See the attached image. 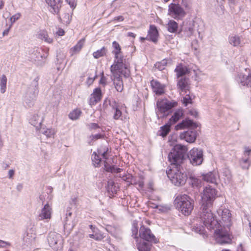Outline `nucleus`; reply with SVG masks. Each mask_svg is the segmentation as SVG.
<instances>
[{
    "label": "nucleus",
    "mask_w": 251,
    "mask_h": 251,
    "mask_svg": "<svg viewBox=\"0 0 251 251\" xmlns=\"http://www.w3.org/2000/svg\"><path fill=\"white\" fill-rule=\"evenodd\" d=\"M251 152V149L249 147H246L243 156L241 161L242 167L248 169L251 163V159L250 158V154Z\"/></svg>",
    "instance_id": "obj_20"
},
{
    "label": "nucleus",
    "mask_w": 251,
    "mask_h": 251,
    "mask_svg": "<svg viewBox=\"0 0 251 251\" xmlns=\"http://www.w3.org/2000/svg\"><path fill=\"white\" fill-rule=\"evenodd\" d=\"M21 16V14L20 13H17L13 16H12L10 19V21L11 22V24H12V25H13V23H14L17 20H18Z\"/></svg>",
    "instance_id": "obj_44"
},
{
    "label": "nucleus",
    "mask_w": 251,
    "mask_h": 251,
    "mask_svg": "<svg viewBox=\"0 0 251 251\" xmlns=\"http://www.w3.org/2000/svg\"><path fill=\"white\" fill-rule=\"evenodd\" d=\"M195 126V124L193 122V121L189 119H186L176 125L175 126V129L176 130H181L187 127Z\"/></svg>",
    "instance_id": "obj_24"
},
{
    "label": "nucleus",
    "mask_w": 251,
    "mask_h": 251,
    "mask_svg": "<svg viewBox=\"0 0 251 251\" xmlns=\"http://www.w3.org/2000/svg\"><path fill=\"white\" fill-rule=\"evenodd\" d=\"M113 108L114 110L113 118L115 120H118L121 117L122 115V112L116 105L115 107H113Z\"/></svg>",
    "instance_id": "obj_41"
},
{
    "label": "nucleus",
    "mask_w": 251,
    "mask_h": 251,
    "mask_svg": "<svg viewBox=\"0 0 251 251\" xmlns=\"http://www.w3.org/2000/svg\"><path fill=\"white\" fill-rule=\"evenodd\" d=\"M40 132L45 135L47 138L53 137L55 133L54 129L52 128H40Z\"/></svg>",
    "instance_id": "obj_35"
},
{
    "label": "nucleus",
    "mask_w": 251,
    "mask_h": 251,
    "mask_svg": "<svg viewBox=\"0 0 251 251\" xmlns=\"http://www.w3.org/2000/svg\"><path fill=\"white\" fill-rule=\"evenodd\" d=\"M81 113V111L80 109H75L70 113L69 117L71 119L75 120L79 118Z\"/></svg>",
    "instance_id": "obj_38"
},
{
    "label": "nucleus",
    "mask_w": 251,
    "mask_h": 251,
    "mask_svg": "<svg viewBox=\"0 0 251 251\" xmlns=\"http://www.w3.org/2000/svg\"><path fill=\"white\" fill-rule=\"evenodd\" d=\"M236 79L241 86L251 87V73H249L247 75L241 73L238 75Z\"/></svg>",
    "instance_id": "obj_17"
},
{
    "label": "nucleus",
    "mask_w": 251,
    "mask_h": 251,
    "mask_svg": "<svg viewBox=\"0 0 251 251\" xmlns=\"http://www.w3.org/2000/svg\"><path fill=\"white\" fill-rule=\"evenodd\" d=\"M7 84V78L4 75H2L0 77V91L1 93L3 94L6 91Z\"/></svg>",
    "instance_id": "obj_32"
},
{
    "label": "nucleus",
    "mask_w": 251,
    "mask_h": 251,
    "mask_svg": "<svg viewBox=\"0 0 251 251\" xmlns=\"http://www.w3.org/2000/svg\"><path fill=\"white\" fill-rule=\"evenodd\" d=\"M102 98L101 91L100 88H95L90 96L89 103L90 105H96Z\"/></svg>",
    "instance_id": "obj_18"
},
{
    "label": "nucleus",
    "mask_w": 251,
    "mask_h": 251,
    "mask_svg": "<svg viewBox=\"0 0 251 251\" xmlns=\"http://www.w3.org/2000/svg\"><path fill=\"white\" fill-rule=\"evenodd\" d=\"M139 235L141 238L150 242L156 243L158 242L157 239L153 235L151 229L144 226L140 227Z\"/></svg>",
    "instance_id": "obj_13"
},
{
    "label": "nucleus",
    "mask_w": 251,
    "mask_h": 251,
    "mask_svg": "<svg viewBox=\"0 0 251 251\" xmlns=\"http://www.w3.org/2000/svg\"><path fill=\"white\" fill-rule=\"evenodd\" d=\"M167 64V60L164 59L162 60L161 62L157 63L155 66L156 68H157L159 70H163L165 68V66Z\"/></svg>",
    "instance_id": "obj_43"
},
{
    "label": "nucleus",
    "mask_w": 251,
    "mask_h": 251,
    "mask_svg": "<svg viewBox=\"0 0 251 251\" xmlns=\"http://www.w3.org/2000/svg\"><path fill=\"white\" fill-rule=\"evenodd\" d=\"M47 240L50 246L53 250L57 251L62 248L63 239L60 234L50 232L48 235Z\"/></svg>",
    "instance_id": "obj_10"
},
{
    "label": "nucleus",
    "mask_w": 251,
    "mask_h": 251,
    "mask_svg": "<svg viewBox=\"0 0 251 251\" xmlns=\"http://www.w3.org/2000/svg\"><path fill=\"white\" fill-rule=\"evenodd\" d=\"M181 3L182 5L186 7V8H190L189 0H182Z\"/></svg>",
    "instance_id": "obj_47"
},
{
    "label": "nucleus",
    "mask_w": 251,
    "mask_h": 251,
    "mask_svg": "<svg viewBox=\"0 0 251 251\" xmlns=\"http://www.w3.org/2000/svg\"><path fill=\"white\" fill-rule=\"evenodd\" d=\"M10 244L5 241L0 240V247L4 248L7 246H9Z\"/></svg>",
    "instance_id": "obj_51"
},
{
    "label": "nucleus",
    "mask_w": 251,
    "mask_h": 251,
    "mask_svg": "<svg viewBox=\"0 0 251 251\" xmlns=\"http://www.w3.org/2000/svg\"><path fill=\"white\" fill-rule=\"evenodd\" d=\"M39 80L38 76H35L28 87L25 96V100L26 103H30L35 99L38 92Z\"/></svg>",
    "instance_id": "obj_8"
},
{
    "label": "nucleus",
    "mask_w": 251,
    "mask_h": 251,
    "mask_svg": "<svg viewBox=\"0 0 251 251\" xmlns=\"http://www.w3.org/2000/svg\"><path fill=\"white\" fill-rule=\"evenodd\" d=\"M43 122V117L38 114H35L30 119V123L36 127L37 130L40 128L41 125Z\"/></svg>",
    "instance_id": "obj_25"
},
{
    "label": "nucleus",
    "mask_w": 251,
    "mask_h": 251,
    "mask_svg": "<svg viewBox=\"0 0 251 251\" xmlns=\"http://www.w3.org/2000/svg\"><path fill=\"white\" fill-rule=\"evenodd\" d=\"M168 15L176 20L182 19L186 15V12L178 3H172L168 6Z\"/></svg>",
    "instance_id": "obj_11"
},
{
    "label": "nucleus",
    "mask_w": 251,
    "mask_h": 251,
    "mask_svg": "<svg viewBox=\"0 0 251 251\" xmlns=\"http://www.w3.org/2000/svg\"><path fill=\"white\" fill-rule=\"evenodd\" d=\"M212 206L206 205H201L200 212V218L195 220L196 222H200L199 225L197 223L194 224V230L200 234H204L205 227L209 230L214 229L215 231L220 227V224L217 220L215 219L213 214L211 212Z\"/></svg>",
    "instance_id": "obj_2"
},
{
    "label": "nucleus",
    "mask_w": 251,
    "mask_h": 251,
    "mask_svg": "<svg viewBox=\"0 0 251 251\" xmlns=\"http://www.w3.org/2000/svg\"><path fill=\"white\" fill-rule=\"evenodd\" d=\"M84 44V40L82 39L80 40L77 44L74 46V47L72 49L73 50V51L75 52H79L81 49H82V47L83 46Z\"/></svg>",
    "instance_id": "obj_40"
},
{
    "label": "nucleus",
    "mask_w": 251,
    "mask_h": 251,
    "mask_svg": "<svg viewBox=\"0 0 251 251\" xmlns=\"http://www.w3.org/2000/svg\"><path fill=\"white\" fill-rule=\"evenodd\" d=\"M186 147L176 145L168 154V158L171 163V169L167 171L168 177L176 186H179L185 184L187 179L182 165L185 160Z\"/></svg>",
    "instance_id": "obj_1"
},
{
    "label": "nucleus",
    "mask_w": 251,
    "mask_h": 251,
    "mask_svg": "<svg viewBox=\"0 0 251 251\" xmlns=\"http://www.w3.org/2000/svg\"><path fill=\"white\" fill-rule=\"evenodd\" d=\"M197 132L193 129H189L188 130L180 134L179 137L181 139L185 140L189 143H194L197 137Z\"/></svg>",
    "instance_id": "obj_15"
},
{
    "label": "nucleus",
    "mask_w": 251,
    "mask_h": 251,
    "mask_svg": "<svg viewBox=\"0 0 251 251\" xmlns=\"http://www.w3.org/2000/svg\"><path fill=\"white\" fill-rule=\"evenodd\" d=\"M127 36L129 37H132L134 38L136 36V35L132 32H128Z\"/></svg>",
    "instance_id": "obj_63"
},
{
    "label": "nucleus",
    "mask_w": 251,
    "mask_h": 251,
    "mask_svg": "<svg viewBox=\"0 0 251 251\" xmlns=\"http://www.w3.org/2000/svg\"><path fill=\"white\" fill-rule=\"evenodd\" d=\"M176 203V207L180 210L184 215H189L193 209L194 205L192 200L187 195H180L178 196L175 201Z\"/></svg>",
    "instance_id": "obj_5"
},
{
    "label": "nucleus",
    "mask_w": 251,
    "mask_h": 251,
    "mask_svg": "<svg viewBox=\"0 0 251 251\" xmlns=\"http://www.w3.org/2000/svg\"><path fill=\"white\" fill-rule=\"evenodd\" d=\"M158 36V32L156 27L154 25H151L147 38H149V40L156 43L157 41Z\"/></svg>",
    "instance_id": "obj_23"
},
{
    "label": "nucleus",
    "mask_w": 251,
    "mask_h": 251,
    "mask_svg": "<svg viewBox=\"0 0 251 251\" xmlns=\"http://www.w3.org/2000/svg\"><path fill=\"white\" fill-rule=\"evenodd\" d=\"M94 81V78L89 77L88 78L87 82L89 85H91V84H92L93 83Z\"/></svg>",
    "instance_id": "obj_58"
},
{
    "label": "nucleus",
    "mask_w": 251,
    "mask_h": 251,
    "mask_svg": "<svg viewBox=\"0 0 251 251\" xmlns=\"http://www.w3.org/2000/svg\"><path fill=\"white\" fill-rule=\"evenodd\" d=\"M108 151V148L106 147H101L98 149L97 154L96 152H94L92 155V160L93 164L96 167H98L100 166V163L101 161V159L100 157V155H101L103 158L107 159V153Z\"/></svg>",
    "instance_id": "obj_14"
},
{
    "label": "nucleus",
    "mask_w": 251,
    "mask_h": 251,
    "mask_svg": "<svg viewBox=\"0 0 251 251\" xmlns=\"http://www.w3.org/2000/svg\"><path fill=\"white\" fill-rule=\"evenodd\" d=\"M203 151L201 149L193 148L190 151L188 157L193 165L198 166L202 164L203 160Z\"/></svg>",
    "instance_id": "obj_12"
},
{
    "label": "nucleus",
    "mask_w": 251,
    "mask_h": 251,
    "mask_svg": "<svg viewBox=\"0 0 251 251\" xmlns=\"http://www.w3.org/2000/svg\"><path fill=\"white\" fill-rule=\"evenodd\" d=\"M72 212H69L68 213L66 214V222H67L69 220V217H71L72 216Z\"/></svg>",
    "instance_id": "obj_60"
},
{
    "label": "nucleus",
    "mask_w": 251,
    "mask_h": 251,
    "mask_svg": "<svg viewBox=\"0 0 251 251\" xmlns=\"http://www.w3.org/2000/svg\"><path fill=\"white\" fill-rule=\"evenodd\" d=\"M11 27H12V24H10L9 25V26H8V27L3 31V32L2 33V36H3L7 35L8 34V33H9V32Z\"/></svg>",
    "instance_id": "obj_50"
},
{
    "label": "nucleus",
    "mask_w": 251,
    "mask_h": 251,
    "mask_svg": "<svg viewBox=\"0 0 251 251\" xmlns=\"http://www.w3.org/2000/svg\"><path fill=\"white\" fill-rule=\"evenodd\" d=\"M139 251H150V245L146 242H142L138 243L137 245Z\"/></svg>",
    "instance_id": "obj_37"
},
{
    "label": "nucleus",
    "mask_w": 251,
    "mask_h": 251,
    "mask_svg": "<svg viewBox=\"0 0 251 251\" xmlns=\"http://www.w3.org/2000/svg\"><path fill=\"white\" fill-rule=\"evenodd\" d=\"M177 103L174 100L169 101L166 99L158 100L156 103L158 110L156 111L158 118L166 116L165 112L176 106Z\"/></svg>",
    "instance_id": "obj_7"
},
{
    "label": "nucleus",
    "mask_w": 251,
    "mask_h": 251,
    "mask_svg": "<svg viewBox=\"0 0 251 251\" xmlns=\"http://www.w3.org/2000/svg\"><path fill=\"white\" fill-rule=\"evenodd\" d=\"M112 47L113 50L112 53L114 55V63L111 66L110 69L112 70L115 68H118V66H123L124 67H125V66H128L129 65L126 62V59L124 58L119 44L115 41H113L112 43Z\"/></svg>",
    "instance_id": "obj_6"
},
{
    "label": "nucleus",
    "mask_w": 251,
    "mask_h": 251,
    "mask_svg": "<svg viewBox=\"0 0 251 251\" xmlns=\"http://www.w3.org/2000/svg\"><path fill=\"white\" fill-rule=\"evenodd\" d=\"M115 183L113 181H110L108 182V185H107V190L108 191L110 192V186H114Z\"/></svg>",
    "instance_id": "obj_54"
},
{
    "label": "nucleus",
    "mask_w": 251,
    "mask_h": 251,
    "mask_svg": "<svg viewBox=\"0 0 251 251\" xmlns=\"http://www.w3.org/2000/svg\"><path fill=\"white\" fill-rule=\"evenodd\" d=\"M102 137V135L100 134H97L94 135H92V139L97 140L98 139H100Z\"/></svg>",
    "instance_id": "obj_56"
},
{
    "label": "nucleus",
    "mask_w": 251,
    "mask_h": 251,
    "mask_svg": "<svg viewBox=\"0 0 251 251\" xmlns=\"http://www.w3.org/2000/svg\"><path fill=\"white\" fill-rule=\"evenodd\" d=\"M177 86L181 92L186 93V90L188 89V79L186 77L181 78L177 82Z\"/></svg>",
    "instance_id": "obj_26"
},
{
    "label": "nucleus",
    "mask_w": 251,
    "mask_h": 251,
    "mask_svg": "<svg viewBox=\"0 0 251 251\" xmlns=\"http://www.w3.org/2000/svg\"><path fill=\"white\" fill-rule=\"evenodd\" d=\"M229 43L234 47H237L241 44V38L237 35L230 36Z\"/></svg>",
    "instance_id": "obj_33"
},
{
    "label": "nucleus",
    "mask_w": 251,
    "mask_h": 251,
    "mask_svg": "<svg viewBox=\"0 0 251 251\" xmlns=\"http://www.w3.org/2000/svg\"><path fill=\"white\" fill-rule=\"evenodd\" d=\"M117 190V188H116V187L115 186H114V187H113L112 188L110 189V191H111L113 194L116 193Z\"/></svg>",
    "instance_id": "obj_61"
},
{
    "label": "nucleus",
    "mask_w": 251,
    "mask_h": 251,
    "mask_svg": "<svg viewBox=\"0 0 251 251\" xmlns=\"http://www.w3.org/2000/svg\"><path fill=\"white\" fill-rule=\"evenodd\" d=\"M120 177H122L124 181L129 182V183L130 180L132 179V176L129 174H126L122 176H120Z\"/></svg>",
    "instance_id": "obj_45"
},
{
    "label": "nucleus",
    "mask_w": 251,
    "mask_h": 251,
    "mask_svg": "<svg viewBox=\"0 0 251 251\" xmlns=\"http://www.w3.org/2000/svg\"><path fill=\"white\" fill-rule=\"evenodd\" d=\"M37 37L49 44L52 43L53 41L52 39L49 37L47 31L45 30H40L37 34Z\"/></svg>",
    "instance_id": "obj_27"
},
{
    "label": "nucleus",
    "mask_w": 251,
    "mask_h": 251,
    "mask_svg": "<svg viewBox=\"0 0 251 251\" xmlns=\"http://www.w3.org/2000/svg\"><path fill=\"white\" fill-rule=\"evenodd\" d=\"M132 236L135 238H138V223L136 221H134L132 225Z\"/></svg>",
    "instance_id": "obj_39"
},
{
    "label": "nucleus",
    "mask_w": 251,
    "mask_h": 251,
    "mask_svg": "<svg viewBox=\"0 0 251 251\" xmlns=\"http://www.w3.org/2000/svg\"><path fill=\"white\" fill-rule=\"evenodd\" d=\"M64 31L61 28H59L58 31L56 32V34L59 36L64 35Z\"/></svg>",
    "instance_id": "obj_55"
},
{
    "label": "nucleus",
    "mask_w": 251,
    "mask_h": 251,
    "mask_svg": "<svg viewBox=\"0 0 251 251\" xmlns=\"http://www.w3.org/2000/svg\"><path fill=\"white\" fill-rule=\"evenodd\" d=\"M100 83L101 84H102L103 85H105L106 83V79L104 76L103 73H102V76L101 77V78L100 80Z\"/></svg>",
    "instance_id": "obj_49"
},
{
    "label": "nucleus",
    "mask_w": 251,
    "mask_h": 251,
    "mask_svg": "<svg viewBox=\"0 0 251 251\" xmlns=\"http://www.w3.org/2000/svg\"><path fill=\"white\" fill-rule=\"evenodd\" d=\"M217 191L214 188L210 186H206L201 196V205L212 206Z\"/></svg>",
    "instance_id": "obj_9"
},
{
    "label": "nucleus",
    "mask_w": 251,
    "mask_h": 251,
    "mask_svg": "<svg viewBox=\"0 0 251 251\" xmlns=\"http://www.w3.org/2000/svg\"><path fill=\"white\" fill-rule=\"evenodd\" d=\"M89 237L93 238L97 241H101L103 238V236L102 234L100 233H96L95 234H90Z\"/></svg>",
    "instance_id": "obj_42"
},
{
    "label": "nucleus",
    "mask_w": 251,
    "mask_h": 251,
    "mask_svg": "<svg viewBox=\"0 0 251 251\" xmlns=\"http://www.w3.org/2000/svg\"><path fill=\"white\" fill-rule=\"evenodd\" d=\"M124 20V18L122 16H118L115 17L113 19L114 21H120V22L123 21Z\"/></svg>",
    "instance_id": "obj_52"
},
{
    "label": "nucleus",
    "mask_w": 251,
    "mask_h": 251,
    "mask_svg": "<svg viewBox=\"0 0 251 251\" xmlns=\"http://www.w3.org/2000/svg\"><path fill=\"white\" fill-rule=\"evenodd\" d=\"M129 185H137V181L133 176H132V179L130 180Z\"/></svg>",
    "instance_id": "obj_53"
},
{
    "label": "nucleus",
    "mask_w": 251,
    "mask_h": 251,
    "mask_svg": "<svg viewBox=\"0 0 251 251\" xmlns=\"http://www.w3.org/2000/svg\"><path fill=\"white\" fill-rule=\"evenodd\" d=\"M217 213L221 217V220L218 221L220 226L215 230V234L221 239L222 243H227L230 240L228 232L231 226V214L226 208L219 209Z\"/></svg>",
    "instance_id": "obj_3"
},
{
    "label": "nucleus",
    "mask_w": 251,
    "mask_h": 251,
    "mask_svg": "<svg viewBox=\"0 0 251 251\" xmlns=\"http://www.w3.org/2000/svg\"><path fill=\"white\" fill-rule=\"evenodd\" d=\"M183 111L182 110H178L176 111L173 115L170 118L168 122L171 125H173L176 123L180 118L183 116Z\"/></svg>",
    "instance_id": "obj_28"
},
{
    "label": "nucleus",
    "mask_w": 251,
    "mask_h": 251,
    "mask_svg": "<svg viewBox=\"0 0 251 251\" xmlns=\"http://www.w3.org/2000/svg\"><path fill=\"white\" fill-rule=\"evenodd\" d=\"M183 103H185V105H187L189 103V99L186 98H183Z\"/></svg>",
    "instance_id": "obj_59"
},
{
    "label": "nucleus",
    "mask_w": 251,
    "mask_h": 251,
    "mask_svg": "<svg viewBox=\"0 0 251 251\" xmlns=\"http://www.w3.org/2000/svg\"><path fill=\"white\" fill-rule=\"evenodd\" d=\"M222 176H223L226 183H229L230 181L232 178V175L229 169L227 168L224 169L223 170Z\"/></svg>",
    "instance_id": "obj_34"
},
{
    "label": "nucleus",
    "mask_w": 251,
    "mask_h": 251,
    "mask_svg": "<svg viewBox=\"0 0 251 251\" xmlns=\"http://www.w3.org/2000/svg\"><path fill=\"white\" fill-rule=\"evenodd\" d=\"M175 72L177 78L183 77L190 72V70L188 67L183 64H178L176 68Z\"/></svg>",
    "instance_id": "obj_22"
},
{
    "label": "nucleus",
    "mask_w": 251,
    "mask_h": 251,
    "mask_svg": "<svg viewBox=\"0 0 251 251\" xmlns=\"http://www.w3.org/2000/svg\"><path fill=\"white\" fill-rule=\"evenodd\" d=\"M14 173H15V171L13 170H10L8 171V176H9V178H11L13 177V176L14 175Z\"/></svg>",
    "instance_id": "obj_57"
},
{
    "label": "nucleus",
    "mask_w": 251,
    "mask_h": 251,
    "mask_svg": "<svg viewBox=\"0 0 251 251\" xmlns=\"http://www.w3.org/2000/svg\"><path fill=\"white\" fill-rule=\"evenodd\" d=\"M50 7V11L53 14H58L61 6L62 0H46Z\"/></svg>",
    "instance_id": "obj_19"
},
{
    "label": "nucleus",
    "mask_w": 251,
    "mask_h": 251,
    "mask_svg": "<svg viewBox=\"0 0 251 251\" xmlns=\"http://www.w3.org/2000/svg\"><path fill=\"white\" fill-rule=\"evenodd\" d=\"M202 178L204 181L207 182L211 183H215L216 182V176L212 172H209L203 175Z\"/></svg>",
    "instance_id": "obj_31"
},
{
    "label": "nucleus",
    "mask_w": 251,
    "mask_h": 251,
    "mask_svg": "<svg viewBox=\"0 0 251 251\" xmlns=\"http://www.w3.org/2000/svg\"><path fill=\"white\" fill-rule=\"evenodd\" d=\"M107 52V49L105 47H103L100 50L95 51L93 53V55L95 58L98 59L100 57L106 55Z\"/></svg>",
    "instance_id": "obj_36"
},
{
    "label": "nucleus",
    "mask_w": 251,
    "mask_h": 251,
    "mask_svg": "<svg viewBox=\"0 0 251 251\" xmlns=\"http://www.w3.org/2000/svg\"><path fill=\"white\" fill-rule=\"evenodd\" d=\"M51 207L48 203H47L41 210L40 213L37 216V219L39 221L49 220L51 218Z\"/></svg>",
    "instance_id": "obj_16"
},
{
    "label": "nucleus",
    "mask_w": 251,
    "mask_h": 251,
    "mask_svg": "<svg viewBox=\"0 0 251 251\" xmlns=\"http://www.w3.org/2000/svg\"><path fill=\"white\" fill-rule=\"evenodd\" d=\"M110 71L112 75L111 78L114 81L116 89L118 92H121L123 90L124 85L121 75H123L126 77L129 76L130 71L128 66H125V67L118 66V68H115L112 70L110 69Z\"/></svg>",
    "instance_id": "obj_4"
},
{
    "label": "nucleus",
    "mask_w": 251,
    "mask_h": 251,
    "mask_svg": "<svg viewBox=\"0 0 251 251\" xmlns=\"http://www.w3.org/2000/svg\"><path fill=\"white\" fill-rule=\"evenodd\" d=\"M137 184L139 185V186L140 188H142L144 186V183L142 181H140L139 182H137Z\"/></svg>",
    "instance_id": "obj_64"
},
{
    "label": "nucleus",
    "mask_w": 251,
    "mask_h": 251,
    "mask_svg": "<svg viewBox=\"0 0 251 251\" xmlns=\"http://www.w3.org/2000/svg\"><path fill=\"white\" fill-rule=\"evenodd\" d=\"M171 126L172 125L168 122L164 126H161L160 130L159 131V135L163 137H166L170 131Z\"/></svg>",
    "instance_id": "obj_30"
},
{
    "label": "nucleus",
    "mask_w": 251,
    "mask_h": 251,
    "mask_svg": "<svg viewBox=\"0 0 251 251\" xmlns=\"http://www.w3.org/2000/svg\"><path fill=\"white\" fill-rule=\"evenodd\" d=\"M104 169L106 172H111L112 170L113 166H110L108 164V163L106 161H104Z\"/></svg>",
    "instance_id": "obj_46"
},
{
    "label": "nucleus",
    "mask_w": 251,
    "mask_h": 251,
    "mask_svg": "<svg viewBox=\"0 0 251 251\" xmlns=\"http://www.w3.org/2000/svg\"><path fill=\"white\" fill-rule=\"evenodd\" d=\"M98 127H99V126L98 125V124H95V123H93L91 124V128L96 129Z\"/></svg>",
    "instance_id": "obj_62"
},
{
    "label": "nucleus",
    "mask_w": 251,
    "mask_h": 251,
    "mask_svg": "<svg viewBox=\"0 0 251 251\" xmlns=\"http://www.w3.org/2000/svg\"><path fill=\"white\" fill-rule=\"evenodd\" d=\"M151 84L153 91L156 95H161L164 93V86L158 81L152 80L151 82Z\"/></svg>",
    "instance_id": "obj_21"
},
{
    "label": "nucleus",
    "mask_w": 251,
    "mask_h": 251,
    "mask_svg": "<svg viewBox=\"0 0 251 251\" xmlns=\"http://www.w3.org/2000/svg\"><path fill=\"white\" fill-rule=\"evenodd\" d=\"M178 24L174 20H171L167 25L168 31L171 33H176L178 29Z\"/></svg>",
    "instance_id": "obj_29"
},
{
    "label": "nucleus",
    "mask_w": 251,
    "mask_h": 251,
    "mask_svg": "<svg viewBox=\"0 0 251 251\" xmlns=\"http://www.w3.org/2000/svg\"><path fill=\"white\" fill-rule=\"evenodd\" d=\"M112 171L111 172V173H119L121 172L123 170L120 168H115L114 166H113Z\"/></svg>",
    "instance_id": "obj_48"
}]
</instances>
